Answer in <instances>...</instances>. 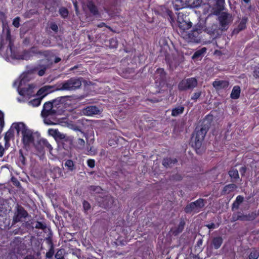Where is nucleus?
<instances>
[{
	"mask_svg": "<svg viewBox=\"0 0 259 259\" xmlns=\"http://www.w3.org/2000/svg\"><path fill=\"white\" fill-rule=\"evenodd\" d=\"M66 98L70 97H59L52 102H46L43 107L41 111V115L44 118V122L47 125H53L55 123L53 121V116L57 114H59L63 107V104Z\"/></svg>",
	"mask_w": 259,
	"mask_h": 259,
	"instance_id": "nucleus-1",
	"label": "nucleus"
},
{
	"mask_svg": "<svg viewBox=\"0 0 259 259\" xmlns=\"http://www.w3.org/2000/svg\"><path fill=\"white\" fill-rule=\"evenodd\" d=\"M29 80L28 74L23 73L13 83V86L17 88L19 94L23 98L22 99L18 98V101L20 102L29 99L34 94V85L30 84H26Z\"/></svg>",
	"mask_w": 259,
	"mask_h": 259,
	"instance_id": "nucleus-2",
	"label": "nucleus"
},
{
	"mask_svg": "<svg viewBox=\"0 0 259 259\" xmlns=\"http://www.w3.org/2000/svg\"><path fill=\"white\" fill-rule=\"evenodd\" d=\"M6 33L3 36L0 42V51H3L7 48L6 55L7 57L15 58V53L13 50V44L11 39L10 32L8 28L6 29Z\"/></svg>",
	"mask_w": 259,
	"mask_h": 259,
	"instance_id": "nucleus-3",
	"label": "nucleus"
},
{
	"mask_svg": "<svg viewBox=\"0 0 259 259\" xmlns=\"http://www.w3.org/2000/svg\"><path fill=\"white\" fill-rule=\"evenodd\" d=\"M81 85V81L77 78H71L63 82L57 84L55 90L70 91L78 88Z\"/></svg>",
	"mask_w": 259,
	"mask_h": 259,
	"instance_id": "nucleus-4",
	"label": "nucleus"
},
{
	"mask_svg": "<svg viewBox=\"0 0 259 259\" xmlns=\"http://www.w3.org/2000/svg\"><path fill=\"white\" fill-rule=\"evenodd\" d=\"M206 133L205 129L201 128L199 131H197L192 137V144L196 148L197 152V150L201 147Z\"/></svg>",
	"mask_w": 259,
	"mask_h": 259,
	"instance_id": "nucleus-5",
	"label": "nucleus"
},
{
	"mask_svg": "<svg viewBox=\"0 0 259 259\" xmlns=\"http://www.w3.org/2000/svg\"><path fill=\"white\" fill-rule=\"evenodd\" d=\"M204 205V200L202 199H199L195 202H192L185 207V210L186 212H198L200 209Z\"/></svg>",
	"mask_w": 259,
	"mask_h": 259,
	"instance_id": "nucleus-6",
	"label": "nucleus"
},
{
	"mask_svg": "<svg viewBox=\"0 0 259 259\" xmlns=\"http://www.w3.org/2000/svg\"><path fill=\"white\" fill-rule=\"evenodd\" d=\"M197 81L194 78H188L183 80L179 84V88L181 90L193 89L196 87Z\"/></svg>",
	"mask_w": 259,
	"mask_h": 259,
	"instance_id": "nucleus-7",
	"label": "nucleus"
},
{
	"mask_svg": "<svg viewBox=\"0 0 259 259\" xmlns=\"http://www.w3.org/2000/svg\"><path fill=\"white\" fill-rule=\"evenodd\" d=\"M198 29L194 30L192 33H188L187 31H183L181 32V36L184 39L188 42H198V37L200 33Z\"/></svg>",
	"mask_w": 259,
	"mask_h": 259,
	"instance_id": "nucleus-8",
	"label": "nucleus"
},
{
	"mask_svg": "<svg viewBox=\"0 0 259 259\" xmlns=\"http://www.w3.org/2000/svg\"><path fill=\"white\" fill-rule=\"evenodd\" d=\"M100 113L101 110L95 106H90L81 110V113L87 116H93L99 114Z\"/></svg>",
	"mask_w": 259,
	"mask_h": 259,
	"instance_id": "nucleus-9",
	"label": "nucleus"
},
{
	"mask_svg": "<svg viewBox=\"0 0 259 259\" xmlns=\"http://www.w3.org/2000/svg\"><path fill=\"white\" fill-rule=\"evenodd\" d=\"M34 136L32 131L28 128L22 135V141L25 146H29L33 142Z\"/></svg>",
	"mask_w": 259,
	"mask_h": 259,
	"instance_id": "nucleus-10",
	"label": "nucleus"
},
{
	"mask_svg": "<svg viewBox=\"0 0 259 259\" xmlns=\"http://www.w3.org/2000/svg\"><path fill=\"white\" fill-rule=\"evenodd\" d=\"M29 128L23 122H16L12 124L11 130H15L18 134L20 133L22 135Z\"/></svg>",
	"mask_w": 259,
	"mask_h": 259,
	"instance_id": "nucleus-11",
	"label": "nucleus"
},
{
	"mask_svg": "<svg viewBox=\"0 0 259 259\" xmlns=\"http://www.w3.org/2000/svg\"><path fill=\"white\" fill-rule=\"evenodd\" d=\"M229 85V82L227 80H216L212 83L213 87L217 90L226 89Z\"/></svg>",
	"mask_w": 259,
	"mask_h": 259,
	"instance_id": "nucleus-12",
	"label": "nucleus"
},
{
	"mask_svg": "<svg viewBox=\"0 0 259 259\" xmlns=\"http://www.w3.org/2000/svg\"><path fill=\"white\" fill-rule=\"evenodd\" d=\"M52 88L53 87L51 86H45L38 91L37 94L38 96H40L41 98H42L54 91L52 90Z\"/></svg>",
	"mask_w": 259,
	"mask_h": 259,
	"instance_id": "nucleus-13",
	"label": "nucleus"
},
{
	"mask_svg": "<svg viewBox=\"0 0 259 259\" xmlns=\"http://www.w3.org/2000/svg\"><path fill=\"white\" fill-rule=\"evenodd\" d=\"M178 25L180 29V33H181L183 31H186L187 30L190 29L192 26V23L186 20H182V21H181Z\"/></svg>",
	"mask_w": 259,
	"mask_h": 259,
	"instance_id": "nucleus-14",
	"label": "nucleus"
},
{
	"mask_svg": "<svg viewBox=\"0 0 259 259\" xmlns=\"http://www.w3.org/2000/svg\"><path fill=\"white\" fill-rule=\"evenodd\" d=\"M172 5L176 10L187 7L186 4H185V0H174L172 1Z\"/></svg>",
	"mask_w": 259,
	"mask_h": 259,
	"instance_id": "nucleus-15",
	"label": "nucleus"
},
{
	"mask_svg": "<svg viewBox=\"0 0 259 259\" xmlns=\"http://www.w3.org/2000/svg\"><path fill=\"white\" fill-rule=\"evenodd\" d=\"M48 133L50 136L55 138L62 139L64 137V136L56 129L50 128L48 130Z\"/></svg>",
	"mask_w": 259,
	"mask_h": 259,
	"instance_id": "nucleus-16",
	"label": "nucleus"
},
{
	"mask_svg": "<svg viewBox=\"0 0 259 259\" xmlns=\"http://www.w3.org/2000/svg\"><path fill=\"white\" fill-rule=\"evenodd\" d=\"M202 3V0H185V4L188 7H198Z\"/></svg>",
	"mask_w": 259,
	"mask_h": 259,
	"instance_id": "nucleus-17",
	"label": "nucleus"
},
{
	"mask_svg": "<svg viewBox=\"0 0 259 259\" xmlns=\"http://www.w3.org/2000/svg\"><path fill=\"white\" fill-rule=\"evenodd\" d=\"M240 88L238 85L234 86L231 93L230 97L233 99H237L240 97Z\"/></svg>",
	"mask_w": 259,
	"mask_h": 259,
	"instance_id": "nucleus-18",
	"label": "nucleus"
},
{
	"mask_svg": "<svg viewBox=\"0 0 259 259\" xmlns=\"http://www.w3.org/2000/svg\"><path fill=\"white\" fill-rule=\"evenodd\" d=\"M206 49L205 48H203L200 50L197 51L193 55L192 59L195 60L202 58L204 54L206 53Z\"/></svg>",
	"mask_w": 259,
	"mask_h": 259,
	"instance_id": "nucleus-19",
	"label": "nucleus"
},
{
	"mask_svg": "<svg viewBox=\"0 0 259 259\" xmlns=\"http://www.w3.org/2000/svg\"><path fill=\"white\" fill-rule=\"evenodd\" d=\"M27 215V212L24 210L19 208L18 210V214L14 217V221L17 222L20 221L21 217H25Z\"/></svg>",
	"mask_w": 259,
	"mask_h": 259,
	"instance_id": "nucleus-20",
	"label": "nucleus"
},
{
	"mask_svg": "<svg viewBox=\"0 0 259 259\" xmlns=\"http://www.w3.org/2000/svg\"><path fill=\"white\" fill-rule=\"evenodd\" d=\"M184 110L183 106H180L173 109L171 112V115L173 116H177L182 114Z\"/></svg>",
	"mask_w": 259,
	"mask_h": 259,
	"instance_id": "nucleus-21",
	"label": "nucleus"
},
{
	"mask_svg": "<svg viewBox=\"0 0 259 259\" xmlns=\"http://www.w3.org/2000/svg\"><path fill=\"white\" fill-rule=\"evenodd\" d=\"M223 242L221 237L214 238L212 241V244L215 249H218L220 247Z\"/></svg>",
	"mask_w": 259,
	"mask_h": 259,
	"instance_id": "nucleus-22",
	"label": "nucleus"
},
{
	"mask_svg": "<svg viewBox=\"0 0 259 259\" xmlns=\"http://www.w3.org/2000/svg\"><path fill=\"white\" fill-rule=\"evenodd\" d=\"M12 132L10 131H8L5 136L4 140L5 141V148L6 149L8 148L9 146V141L10 138L12 137Z\"/></svg>",
	"mask_w": 259,
	"mask_h": 259,
	"instance_id": "nucleus-23",
	"label": "nucleus"
},
{
	"mask_svg": "<svg viewBox=\"0 0 259 259\" xmlns=\"http://www.w3.org/2000/svg\"><path fill=\"white\" fill-rule=\"evenodd\" d=\"M177 162L176 159H172L170 158H166L163 159V165L165 166H169L172 163H175Z\"/></svg>",
	"mask_w": 259,
	"mask_h": 259,
	"instance_id": "nucleus-24",
	"label": "nucleus"
},
{
	"mask_svg": "<svg viewBox=\"0 0 259 259\" xmlns=\"http://www.w3.org/2000/svg\"><path fill=\"white\" fill-rule=\"evenodd\" d=\"M42 98L34 99L28 102V104L33 107L38 106L40 104L41 100Z\"/></svg>",
	"mask_w": 259,
	"mask_h": 259,
	"instance_id": "nucleus-25",
	"label": "nucleus"
},
{
	"mask_svg": "<svg viewBox=\"0 0 259 259\" xmlns=\"http://www.w3.org/2000/svg\"><path fill=\"white\" fill-rule=\"evenodd\" d=\"M87 6L92 13H93L94 14H95L96 13L97 11V8L92 2L89 1L87 4Z\"/></svg>",
	"mask_w": 259,
	"mask_h": 259,
	"instance_id": "nucleus-26",
	"label": "nucleus"
},
{
	"mask_svg": "<svg viewBox=\"0 0 259 259\" xmlns=\"http://www.w3.org/2000/svg\"><path fill=\"white\" fill-rule=\"evenodd\" d=\"M229 174L232 178L237 179L238 178L239 175L238 170L236 169H232L229 171Z\"/></svg>",
	"mask_w": 259,
	"mask_h": 259,
	"instance_id": "nucleus-27",
	"label": "nucleus"
},
{
	"mask_svg": "<svg viewBox=\"0 0 259 259\" xmlns=\"http://www.w3.org/2000/svg\"><path fill=\"white\" fill-rule=\"evenodd\" d=\"M259 256V251L253 250L249 255V259H257Z\"/></svg>",
	"mask_w": 259,
	"mask_h": 259,
	"instance_id": "nucleus-28",
	"label": "nucleus"
},
{
	"mask_svg": "<svg viewBox=\"0 0 259 259\" xmlns=\"http://www.w3.org/2000/svg\"><path fill=\"white\" fill-rule=\"evenodd\" d=\"M65 165L70 170H73L74 169L73 162L71 160H67L65 163Z\"/></svg>",
	"mask_w": 259,
	"mask_h": 259,
	"instance_id": "nucleus-29",
	"label": "nucleus"
},
{
	"mask_svg": "<svg viewBox=\"0 0 259 259\" xmlns=\"http://www.w3.org/2000/svg\"><path fill=\"white\" fill-rule=\"evenodd\" d=\"M44 55L46 57L47 60L48 62L49 63V64L52 63L53 61V58L54 57L53 56H52L50 53L48 52H44L43 53Z\"/></svg>",
	"mask_w": 259,
	"mask_h": 259,
	"instance_id": "nucleus-30",
	"label": "nucleus"
},
{
	"mask_svg": "<svg viewBox=\"0 0 259 259\" xmlns=\"http://www.w3.org/2000/svg\"><path fill=\"white\" fill-rule=\"evenodd\" d=\"M243 200V197L241 196L237 197L235 202L233 204L234 207H238L239 204H240Z\"/></svg>",
	"mask_w": 259,
	"mask_h": 259,
	"instance_id": "nucleus-31",
	"label": "nucleus"
},
{
	"mask_svg": "<svg viewBox=\"0 0 259 259\" xmlns=\"http://www.w3.org/2000/svg\"><path fill=\"white\" fill-rule=\"evenodd\" d=\"M236 185L234 184H230L224 187V191L225 192H229L232 190H233L236 188Z\"/></svg>",
	"mask_w": 259,
	"mask_h": 259,
	"instance_id": "nucleus-32",
	"label": "nucleus"
},
{
	"mask_svg": "<svg viewBox=\"0 0 259 259\" xmlns=\"http://www.w3.org/2000/svg\"><path fill=\"white\" fill-rule=\"evenodd\" d=\"M60 15L64 18L68 16V11L64 8H62L59 11Z\"/></svg>",
	"mask_w": 259,
	"mask_h": 259,
	"instance_id": "nucleus-33",
	"label": "nucleus"
},
{
	"mask_svg": "<svg viewBox=\"0 0 259 259\" xmlns=\"http://www.w3.org/2000/svg\"><path fill=\"white\" fill-rule=\"evenodd\" d=\"M117 41L116 38H112L110 40V47L115 48L117 47Z\"/></svg>",
	"mask_w": 259,
	"mask_h": 259,
	"instance_id": "nucleus-34",
	"label": "nucleus"
},
{
	"mask_svg": "<svg viewBox=\"0 0 259 259\" xmlns=\"http://www.w3.org/2000/svg\"><path fill=\"white\" fill-rule=\"evenodd\" d=\"M4 125V114L3 112L0 111V126L1 129L3 128Z\"/></svg>",
	"mask_w": 259,
	"mask_h": 259,
	"instance_id": "nucleus-35",
	"label": "nucleus"
},
{
	"mask_svg": "<svg viewBox=\"0 0 259 259\" xmlns=\"http://www.w3.org/2000/svg\"><path fill=\"white\" fill-rule=\"evenodd\" d=\"M34 49H32V50L30 52H25L24 54V55H23V56L21 58V59H24V60L29 59L30 58V56H31L30 53L31 52L34 53V51H33Z\"/></svg>",
	"mask_w": 259,
	"mask_h": 259,
	"instance_id": "nucleus-36",
	"label": "nucleus"
},
{
	"mask_svg": "<svg viewBox=\"0 0 259 259\" xmlns=\"http://www.w3.org/2000/svg\"><path fill=\"white\" fill-rule=\"evenodd\" d=\"M201 94V92L198 91L194 94V95L191 97V100L196 101L197 99H198Z\"/></svg>",
	"mask_w": 259,
	"mask_h": 259,
	"instance_id": "nucleus-37",
	"label": "nucleus"
},
{
	"mask_svg": "<svg viewBox=\"0 0 259 259\" xmlns=\"http://www.w3.org/2000/svg\"><path fill=\"white\" fill-rule=\"evenodd\" d=\"M178 18H177V22L179 24L180 23L181 21H182V20H186L185 18H186V17L184 16V15L182 13H178Z\"/></svg>",
	"mask_w": 259,
	"mask_h": 259,
	"instance_id": "nucleus-38",
	"label": "nucleus"
},
{
	"mask_svg": "<svg viewBox=\"0 0 259 259\" xmlns=\"http://www.w3.org/2000/svg\"><path fill=\"white\" fill-rule=\"evenodd\" d=\"M83 207L84 211L86 212L90 209V204L86 201L83 202Z\"/></svg>",
	"mask_w": 259,
	"mask_h": 259,
	"instance_id": "nucleus-39",
	"label": "nucleus"
},
{
	"mask_svg": "<svg viewBox=\"0 0 259 259\" xmlns=\"http://www.w3.org/2000/svg\"><path fill=\"white\" fill-rule=\"evenodd\" d=\"M20 18L19 17H17L15 18L13 22V25L16 27H18L20 25Z\"/></svg>",
	"mask_w": 259,
	"mask_h": 259,
	"instance_id": "nucleus-40",
	"label": "nucleus"
},
{
	"mask_svg": "<svg viewBox=\"0 0 259 259\" xmlns=\"http://www.w3.org/2000/svg\"><path fill=\"white\" fill-rule=\"evenodd\" d=\"M95 162L94 160L89 159L87 161L88 165L91 168H93L95 166Z\"/></svg>",
	"mask_w": 259,
	"mask_h": 259,
	"instance_id": "nucleus-41",
	"label": "nucleus"
},
{
	"mask_svg": "<svg viewBox=\"0 0 259 259\" xmlns=\"http://www.w3.org/2000/svg\"><path fill=\"white\" fill-rule=\"evenodd\" d=\"M50 27L53 30L55 31H57L58 30V26L56 24H51Z\"/></svg>",
	"mask_w": 259,
	"mask_h": 259,
	"instance_id": "nucleus-42",
	"label": "nucleus"
},
{
	"mask_svg": "<svg viewBox=\"0 0 259 259\" xmlns=\"http://www.w3.org/2000/svg\"><path fill=\"white\" fill-rule=\"evenodd\" d=\"M253 76L256 78L259 77V68H257L254 70Z\"/></svg>",
	"mask_w": 259,
	"mask_h": 259,
	"instance_id": "nucleus-43",
	"label": "nucleus"
},
{
	"mask_svg": "<svg viewBox=\"0 0 259 259\" xmlns=\"http://www.w3.org/2000/svg\"><path fill=\"white\" fill-rule=\"evenodd\" d=\"M5 149L3 148V146L2 145L1 143H0V157H2L4 155Z\"/></svg>",
	"mask_w": 259,
	"mask_h": 259,
	"instance_id": "nucleus-44",
	"label": "nucleus"
},
{
	"mask_svg": "<svg viewBox=\"0 0 259 259\" xmlns=\"http://www.w3.org/2000/svg\"><path fill=\"white\" fill-rule=\"evenodd\" d=\"M167 14L168 15V16H169L170 18V20H171V22H174V19L173 18L172 15H171V12L170 10H167Z\"/></svg>",
	"mask_w": 259,
	"mask_h": 259,
	"instance_id": "nucleus-45",
	"label": "nucleus"
},
{
	"mask_svg": "<svg viewBox=\"0 0 259 259\" xmlns=\"http://www.w3.org/2000/svg\"><path fill=\"white\" fill-rule=\"evenodd\" d=\"M45 70H46V67H44L43 69H40L38 71V75L39 76H42L45 74Z\"/></svg>",
	"mask_w": 259,
	"mask_h": 259,
	"instance_id": "nucleus-46",
	"label": "nucleus"
},
{
	"mask_svg": "<svg viewBox=\"0 0 259 259\" xmlns=\"http://www.w3.org/2000/svg\"><path fill=\"white\" fill-rule=\"evenodd\" d=\"M246 171V168L245 167H242L240 169V172L242 175H244Z\"/></svg>",
	"mask_w": 259,
	"mask_h": 259,
	"instance_id": "nucleus-47",
	"label": "nucleus"
},
{
	"mask_svg": "<svg viewBox=\"0 0 259 259\" xmlns=\"http://www.w3.org/2000/svg\"><path fill=\"white\" fill-rule=\"evenodd\" d=\"M207 227L209 229H214L215 227V226L214 224H211L207 225Z\"/></svg>",
	"mask_w": 259,
	"mask_h": 259,
	"instance_id": "nucleus-48",
	"label": "nucleus"
},
{
	"mask_svg": "<svg viewBox=\"0 0 259 259\" xmlns=\"http://www.w3.org/2000/svg\"><path fill=\"white\" fill-rule=\"evenodd\" d=\"M42 226L43 225H42V224L41 223L38 222L36 224V225L35 226V227L37 228H42Z\"/></svg>",
	"mask_w": 259,
	"mask_h": 259,
	"instance_id": "nucleus-49",
	"label": "nucleus"
},
{
	"mask_svg": "<svg viewBox=\"0 0 259 259\" xmlns=\"http://www.w3.org/2000/svg\"><path fill=\"white\" fill-rule=\"evenodd\" d=\"M229 16V15L227 13H223L221 15V17H223L224 19H227Z\"/></svg>",
	"mask_w": 259,
	"mask_h": 259,
	"instance_id": "nucleus-50",
	"label": "nucleus"
},
{
	"mask_svg": "<svg viewBox=\"0 0 259 259\" xmlns=\"http://www.w3.org/2000/svg\"><path fill=\"white\" fill-rule=\"evenodd\" d=\"M78 143L81 145H83L84 144V141L82 139H78Z\"/></svg>",
	"mask_w": 259,
	"mask_h": 259,
	"instance_id": "nucleus-51",
	"label": "nucleus"
},
{
	"mask_svg": "<svg viewBox=\"0 0 259 259\" xmlns=\"http://www.w3.org/2000/svg\"><path fill=\"white\" fill-rule=\"evenodd\" d=\"M60 60H61V59H60V58H58V57H55L54 62H55V63H58V62H59Z\"/></svg>",
	"mask_w": 259,
	"mask_h": 259,
	"instance_id": "nucleus-52",
	"label": "nucleus"
},
{
	"mask_svg": "<svg viewBox=\"0 0 259 259\" xmlns=\"http://www.w3.org/2000/svg\"><path fill=\"white\" fill-rule=\"evenodd\" d=\"M46 146L50 149L51 150L52 149L51 145L48 143V142H46Z\"/></svg>",
	"mask_w": 259,
	"mask_h": 259,
	"instance_id": "nucleus-53",
	"label": "nucleus"
},
{
	"mask_svg": "<svg viewBox=\"0 0 259 259\" xmlns=\"http://www.w3.org/2000/svg\"><path fill=\"white\" fill-rule=\"evenodd\" d=\"M95 190L97 191V192H99V191L101 190V188L99 187H96Z\"/></svg>",
	"mask_w": 259,
	"mask_h": 259,
	"instance_id": "nucleus-54",
	"label": "nucleus"
},
{
	"mask_svg": "<svg viewBox=\"0 0 259 259\" xmlns=\"http://www.w3.org/2000/svg\"><path fill=\"white\" fill-rule=\"evenodd\" d=\"M225 0H218V4H221L224 3Z\"/></svg>",
	"mask_w": 259,
	"mask_h": 259,
	"instance_id": "nucleus-55",
	"label": "nucleus"
},
{
	"mask_svg": "<svg viewBox=\"0 0 259 259\" xmlns=\"http://www.w3.org/2000/svg\"><path fill=\"white\" fill-rule=\"evenodd\" d=\"M58 256H60V254H59V251H58L57 253H56V257L57 258H59V259H60V257H58Z\"/></svg>",
	"mask_w": 259,
	"mask_h": 259,
	"instance_id": "nucleus-56",
	"label": "nucleus"
},
{
	"mask_svg": "<svg viewBox=\"0 0 259 259\" xmlns=\"http://www.w3.org/2000/svg\"><path fill=\"white\" fill-rule=\"evenodd\" d=\"M58 256H60V254H59V251H58L57 253H56V257L57 258H59V259H60V257H58Z\"/></svg>",
	"mask_w": 259,
	"mask_h": 259,
	"instance_id": "nucleus-57",
	"label": "nucleus"
},
{
	"mask_svg": "<svg viewBox=\"0 0 259 259\" xmlns=\"http://www.w3.org/2000/svg\"><path fill=\"white\" fill-rule=\"evenodd\" d=\"M74 7H75V8L76 9V11H77V5H76V3H74Z\"/></svg>",
	"mask_w": 259,
	"mask_h": 259,
	"instance_id": "nucleus-58",
	"label": "nucleus"
},
{
	"mask_svg": "<svg viewBox=\"0 0 259 259\" xmlns=\"http://www.w3.org/2000/svg\"><path fill=\"white\" fill-rule=\"evenodd\" d=\"M25 259H32V258L31 256H27L25 258Z\"/></svg>",
	"mask_w": 259,
	"mask_h": 259,
	"instance_id": "nucleus-59",
	"label": "nucleus"
},
{
	"mask_svg": "<svg viewBox=\"0 0 259 259\" xmlns=\"http://www.w3.org/2000/svg\"><path fill=\"white\" fill-rule=\"evenodd\" d=\"M104 25V23H102L100 25H98L99 27H102Z\"/></svg>",
	"mask_w": 259,
	"mask_h": 259,
	"instance_id": "nucleus-60",
	"label": "nucleus"
},
{
	"mask_svg": "<svg viewBox=\"0 0 259 259\" xmlns=\"http://www.w3.org/2000/svg\"><path fill=\"white\" fill-rule=\"evenodd\" d=\"M243 1H244L245 3H248V2L250 1V0H243Z\"/></svg>",
	"mask_w": 259,
	"mask_h": 259,
	"instance_id": "nucleus-61",
	"label": "nucleus"
},
{
	"mask_svg": "<svg viewBox=\"0 0 259 259\" xmlns=\"http://www.w3.org/2000/svg\"><path fill=\"white\" fill-rule=\"evenodd\" d=\"M158 71L159 72H162V71H163V70H162V69H159Z\"/></svg>",
	"mask_w": 259,
	"mask_h": 259,
	"instance_id": "nucleus-62",
	"label": "nucleus"
},
{
	"mask_svg": "<svg viewBox=\"0 0 259 259\" xmlns=\"http://www.w3.org/2000/svg\"><path fill=\"white\" fill-rule=\"evenodd\" d=\"M47 256H49V253H47Z\"/></svg>",
	"mask_w": 259,
	"mask_h": 259,
	"instance_id": "nucleus-63",
	"label": "nucleus"
}]
</instances>
